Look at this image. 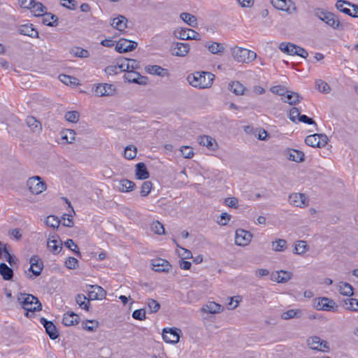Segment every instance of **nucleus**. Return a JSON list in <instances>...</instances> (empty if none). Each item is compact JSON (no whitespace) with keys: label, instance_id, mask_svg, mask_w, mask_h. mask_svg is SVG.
I'll use <instances>...</instances> for the list:
<instances>
[{"label":"nucleus","instance_id":"obj_25","mask_svg":"<svg viewBox=\"0 0 358 358\" xmlns=\"http://www.w3.org/2000/svg\"><path fill=\"white\" fill-rule=\"evenodd\" d=\"M190 50L189 43H176L173 48V55L178 57L186 56Z\"/></svg>","mask_w":358,"mask_h":358},{"label":"nucleus","instance_id":"obj_63","mask_svg":"<svg viewBox=\"0 0 358 358\" xmlns=\"http://www.w3.org/2000/svg\"><path fill=\"white\" fill-rule=\"evenodd\" d=\"M301 115H300V111L297 108L293 107L290 109L289 113V118L293 122H296V120H299V116Z\"/></svg>","mask_w":358,"mask_h":358},{"label":"nucleus","instance_id":"obj_39","mask_svg":"<svg viewBox=\"0 0 358 358\" xmlns=\"http://www.w3.org/2000/svg\"><path fill=\"white\" fill-rule=\"evenodd\" d=\"M76 301L78 304L80 308L89 311L90 300H89V298L87 297L85 295L82 294H77V296H76Z\"/></svg>","mask_w":358,"mask_h":358},{"label":"nucleus","instance_id":"obj_52","mask_svg":"<svg viewBox=\"0 0 358 358\" xmlns=\"http://www.w3.org/2000/svg\"><path fill=\"white\" fill-rule=\"evenodd\" d=\"M64 245L68 248L69 250H71L73 253L78 257L79 258L81 257V253L78 250V245L75 243V242L72 239H67L64 242Z\"/></svg>","mask_w":358,"mask_h":358},{"label":"nucleus","instance_id":"obj_4","mask_svg":"<svg viewBox=\"0 0 358 358\" xmlns=\"http://www.w3.org/2000/svg\"><path fill=\"white\" fill-rule=\"evenodd\" d=\"M27 185L34 194H39L46 189V184L40 176H33L28 179Z\"/></svg>","mask_w":358,"mask_h":358},{"label":"nucleus","instance_id":"obj_30","mask_svg":"<svg viewBox=\"0 0 358 358\" xmlns=\"http://www.w3.org/2000/svg\"><path fill=\"white\" fill-rule=\"evenodd\" d=\"M150 176L145 164L143 162L136 165V177L138 180H145Z\"/></svg>","mask_w":358,"mask_h":358},{"label":"nucleus","instance_id":"obj_16","mask_svg":"<svg viewBox=\"0 0 358 358\" xmlns=\"http://www.w3.org/2000/svg\"><path fill=\"white\" fill-rule=\"evenodd\" d=\"M88 298L89 300H101L106 298V292L101 286L89 285Z\"/></svg>","mask_w":358,"mask_h":358},{"label":"nucleus","instance_id":"obj_18","mask_svg":"<svg viewBox=\"0 0 358 358\" xmlns=\"http://www.w3.org/2000/svg\"><path fill=\"white\" fill-rule=\"evenodd\" d=\"M40 322L43 325L45 332L51 339L55 340L58 338V330L52 322L48 321L44 317H41Z\"/></svg>","mask_w":358,"mask_h":358},{"label":"nucleus","instance_id":"obj_2","mask_svg":"<svg viewBox=\"0 0 358 358\" xmlns=\"http://www.w3.org/2000/svg\"><path fill=\"white\" fill-rule=\"evenodd\" d=\"M17 299L21 307L26 311L24 313L26 317H31L34 312L39 311L42 308L41 303L32 294L20 293Z\"/></svg>","mask_w":358,"mask_h":358},{"label":"nucleus","instance_id":"obj_12","mask_svg":"<svg viewBox=\"0 0 358 358\" xmlns=\"http://www.w3.org/2000/svg\"><path fill=\"white\" fill-rule=\"evenodd\" d=\"M176 36L180 40H196L201 39L200 34L191 29H180L175 31Z\"/></svg>","mask_w":358,"mask_h":358},{"label":"nucleus","instance_id":"obj_24","mask_svg":"<svg viewBox=\"0 0 358 358\" xmlns=\"http://www.w3.org/2000/svg\"><path fill=\"white\" fill-rule=\"evenodd\" d=\"M171 267L169 262L163 259H155L152 262V269L157 272H168Z\"/></svg>","mask_w":358,"mask_h":358},{"label":"nucleus","instance_id":"obj_19","mask_svg":"<svg viewBox=\"0 0 358 358\" xmlns=\"http://www.w3.org/2000/svg\"><path fill=\"white\" fill-rule=\"evenodd\" d=\"M124 78L129 83H137L139 85L146 84L147 80L146 77L142 76L136 71H129L124 74Z\"/></svg>","mask_w":358,"mask_h":358},{"label":"nucleus","instance_id":"obj_51","mask_svg":"<svg viewBox=\"0 0 358 358\" xmlns=\"http://www.w3.org/2000/svg\"><path fill=\"white\" fill-rule=\"evenodd\" d=\"M71 53L73 54L75 57L80 58H87L90 57L89 51L80 47H76L73 48L71 51Z\"/></svg>","mask_w":358,"mask_h":358},{"label":"nucleus","instance_id":"obj_35","mask_svg":"<svg viewBox=\"0 0 358 358\" xmlns=\"http://www.w3.org/2000/svg\"><path fill=\"white\" fill-rule=\"evenodd\" d=\"M0 275L5 280H10L13 277V271L6 264H0Z\"/></svg>","mask_w":358,"mask_h":358},{"label":"nucleus","instance_id":"obj_43","mask_svg":"<svg viewBox=\"0 0 358 358\" xmlns=\"http://www.w3.org/2000/svg\"><path fill=\"white\" fill-rule=\"evenodd\" d=\"M338 289L342 295L348 296L353 295V287L348 282H341L338 285Z\"/></svg>","mask_w":358,"mask_h":358},{"label":"nucleus","instance_id":"obj_21","mask_svg":"<svg viewBox=\"0 0 358 358\" xmlns=\"http://www.w3.org/2000/svg\"><path fill=\"white\" fill-rule=\"evenodd\" d=\"M198 142L200 145L206 146L210 150H215L217 148L215 139L210 136L203 135L199 136Z\"/></svg>","mask_w":358,"mask_h":358},{"label":"nucleus","instance_id":"obj_53","mask_svg":"<svg viewBox=\"0 0 358 358\" xmlns=\"http://www.w3.org/2000/svg\"><path fill=\"white\" fill-rule=\"evenodd\" d=\"M146 304L148 306L150 313H157L160 308L159 303L152 299H147Z\"/></svg>","mask_w":358,"mask_h":358},{"label":"nucleus","instance_id":"obj_34","mask_svg":"<svg viewBox=\"0 0 358 358\" xmlns=\"http://www.w3.org/2000/svg\"><path fill=\"white\" fill-rule=\"evenodd\" d=\"M148 73L152 75H157L164 77L168 75L166 69L158 65H149L145 68Z\"/></svg>","mask_w":358,"mask_h":358},{"label":"nucleus","instance_id":"obj_6","mask_svg":"<svg viewBox=\"0 0 358 358\" xmlns=\"http://www.w3.org/2000/svg\"><path fill=\"white\" fill-rule=\"evenodd\" d=\"M313 306L318 310L331 311L337 308V305L334 300L327 297H320L314 300Z\"/></svg>","mask_w":358,"mask_h":358},{"label":"nucleus","instance_id":"obj_17","mask_svg":"<svg viewBox=\"0 0 358 358\" xmlns=\"http://www.w3.org/2000/svg\"><path fill=\"white\" fill-rule=\"evenodd\" d=\"M289 203L296 207L303 208L308 205L307 197L301 193L292 194L289 196Z\"/></svg>","mask_w":358,"mask_h":358},{"label":"nucleus","instance_id":"obj_49","mask_svg":"<svg viewBox=\"0 0 358 358\" xmlns=\"http://www.w3.org/2000/svg\"><path fill=\"white\" fill-rule=\"evenodd\" d=\"M308 245L305 241H298L295 243L294 252L297 255H302L308 250Z\"/></svg>","mask_w":358,"mask_h":358},{"label":"nucleus","instance_id":"obj_26","mask_svg":"<svg viewBox=\"0 0 358 358\" xmlns=\"http://www.w3.org/2000/svg\"><path fill=\"white\" fill-rule=\"evenodd\" d=\"M127 19L124 15H118L113 19L111 26L120 31H123L127 27Z\"/></svg>","mask_w":358,"mask_h":358},{"label":"nucleus","instance_id":"obj_8","mask_svg":"<svg viewBox=\"0 0 358 358\" xmlns=\"http://www.w3.org/2000/svg\"><path fill=\"white\" fill-rule=\"evenodd\" d=\"M307 345L310 348L322 352H329V343L326 341L322 340L319 336H314L307 339Z\"/></svg>","mask_w":358,"mask_h":358},{"label":"nucleus","instance_id":"obj_58","mask_svg":"<svg viewBox=\"0 0 358 358\" xmlns=\"http://www.w3.org/2000/svg\"><path fill=\"white\" fill-rule=\"evenodd\" d=\"M348 3H350L348 1H346L339 0L336 2V7L340 11H341L345 14H348V15H351V10L348 8L344 7L345 5L348 6Z\"/></svg>","mask_w":358,"mask_h":358},{"label":"nucleus","instance_id":"obj_5","mask_svg":"<svg viewBox=\"0 0 358 358\" xmlns=\"http://www.w3.org/2000/svg\"><path fill=\"white\" fill-rule=\"evenodd\" d=\"M328 141L327 135L315 134L308 136L305 139V143L313 148H323L327 144Z\"/></svg>","mask_w":358,"mask_h":358},{"label":"nucleus","instance_id":"obj_41","mask_svg":"<svg viewBox=\"0 0 358 358\" xmlns=\"http://www.w3.org/2000/svg\"><path fill=\"white\" fill-rule=\"evenodd\" d=\"M43 23L49 27H56L58 24V17L50 13L43 15Z\"/></svg>","mask_w":358,"mask_h":358},{"label":"nucleus","instance_id":"obj_54","mask_svg":"<svg viewBox=\"0 0 358 358\" xmlns=\"http://www.w3.org/2000/svg\"><path fill=\"white\" fill-rule=\"evenodd\" d=\"M60 224V220L55 215H49L46 218L45 224L51 228H58Z\"/></svg>","mask_w":358,"mask_h":358},{"label":"nucleus","instance_id":"obj_13","mask_svg":"<svg viewBox=\"0 0 358 358\" xmlns=\"http://www.w3.org/2000/svg\"><path fill=\"white\" fill-rule=\"evenodd\" d=\"M252 235L248 231L242 229H238L236 231L235 243L240 246L248 245L251 240Z\"/></svg>","mask_w":358,"mask_h":358},{"label":"nucleus","instance_id":"obj_31","mask_svg":"<svg viewBox=\"0 0 358 358\" xmlns=\"http://www.w3.org/2000/svg\"><path fill=\"white\" fill-rule=\"evenodd\" d=\"M303 315V310L299 308L296 309H290L287 311L283 312L280 317L282 320H288L293 318H301Z\"/></svg>","mask_w":358,"mask_h":358},{"label":"nucleus","instance_id":"obj_33","mask_svg":"<svg viewBox=\"0 0 358 358\" xmlns=\"http://www.w3.org/2000/svg\"><path fill=\"white\" fill-rule=\"evenodd\" d=\"M272 275L278 282L281 283L287 282L292 277V273L291 272L282 270L276 271L275 273H273Z\"/></svg>","mask_w":358,"mask_h":358},{"label":"nucleus","instance_id":"obj_60","mask_svg":"<svg viewBox=\"0 0 358 358\" xmlns=\"http://www.w3.org/2000/svg\"><path fill=\"white\" fill-rule=\"evenodd\" d=\"M65 266L69 269H76L78 268V261L76 258L69 257L64 262Z\"/></svg>","mask_w":358,"mask_h":358},{"label":"nucleus","instance_id":"obj_23","mask_svg":"<svg viewBox=\"0 0 358 358\" xmlns=\"http://www.w3.org/2000/svg\"><path fill=\"white\" fill-rule=\"evenodd\" d=\"M55 236H52L48 240L47 246L53 255H57L62 249V243L60 240L55 239Z\"/></svg>","mask_w":358,"mask_h":358},{"label":"nucleus","instance_id":"obj_56","mask_svg":"<svg viewBox=\"0 0 358 358\" xmlns=\"http://www.w3.org/2000/svg\"><path fill=\"white\" fill-rule=\"evenodd\" d=\"M137 149L134 145H129L124 149V157L127 159H133L135 158Z\"/></svg>","mask_w":358,"mask_h":358},{"label":"nucleus","instance_id":"obj_27","mask_svg":"<svg viewBox=\"0 0 358 358\" xmlns=\"http://www.w3.org/2000/svg\"><path fill=\"white\" fill-rule=\"evenodd\" d=\"M80 321V317L78 315L73 312H68L64 315L62 319V323L64 325L69 327L78 324Z\"/></svg>","mask_w":358,"mask_h":358},{"label":"nucleus","instance_id":"obj_37","mask_svg":"<svg viewBox=\"0 0 358 358\" xmlns=\"http://www.w3.org/2000/svg\"><path fill=\"white\" fill-rule=\"evenodd\" d=\"M229 89L236 95H243L245 90L244 85L238 81H232L229 84Z\"/></svg>","mask_w":358,"mask_h":358},{"label":"nucleus","instance_id":"obj_10","mask_svg":"<svg viewBox=\"0 0 358 358\" xmlns=\"http://www.w3.org/2000/svg\"><path fill=\"white\" fill-rule=\"evenodd\" d=\"M181 331L178 328H164L162 331L164 341L167 343H178L180 341Z\"/></svg>","mask_w":358,"mask_h":358},{"label":"nucleus","instance_id":"obj_1","mask_svg":"<svg viewBox=\"0 0 358 358\" xmlns=\"http://www.w3.org/2000/svg\"><path fill=\"white\" fill-rule=\"evenodd\" d=\"M215 79V75L208 71H196L187 76L189 84L198 89L211 87Z\"/></svg>","mask_w":358,"mask_h":358},{"label":"nucleus","instance_id":"obj_20","mask_svg":"<svg viewBox=\"0 0 358 358\" xmlns=\"http://www.w3.org/2000/svg\"><path fill=\"white\" fill-rule=\"evenodd\" d=\"M285 155L289 161L300 163L304 161L305 155L303 152L292 148H287L285 150Z\"/></svg>","mask_w":358,"mask_h":358},{"label":"nucleus","instance_id":"obj_48","mask_svg":"<svg viewBox=\"0 0 358 358\" xmlns=\"http://www.w3.org/2000/svg\"><path fill=\"white\" fill-rule=\"evenodd\" d=\"M287 241L285 239L278 238L272 242V248L274 251L281 252L287 248Z\"/></svg>","mask_w":358,"mask_h":358},{"label":"nucleus","instance_id":"obj_46","mask_svg":"<svg viewBox=\"0 0 358 358\" xmlns=\"http://www.w3.org/2000/svg\"><path fill=\"white\" fill-rule=\"evenodd\" d=\"M76 134L73 129H65L61 132L62 139L68 143H72L75 141Z\"/></svg>","mask_w":358,"mask_h":358},{"label":"nucleus","instance_id":"obj_44","mask_svg":"<svg viewBox=\"0 0 358 358\" xmlns=\"http://www.w3.org/2000/svg\"><path fill=\"white\" fill-rule=\"evenodd\" d=\"M3 254L4 255V257L6 261L11 266L16 264L17 262V259L15 256L11 255V247L9 244L7 245V247L3 250Z\"/></svg>","mask_w":358,"mask_h":358},{"label":"nucleus","instance_id":"obj_45","mask_svg":"<svg viewBox=\"0 0 358 358\" xmlns=\"http://www.w3.org/2000/svg\"><path fill=\"white\" fill-rule=\"evenodd\" d=\"M279 49L289 55H295L296 45L292 43L283 42L280 44Z\"/></svg>","mask_w":358,"mask_h":358},{"label":"nucleus","instance_id":"obj_62","mask_svg":"<svg viewBox=\"0 0 358 358\" xmlns=\"http://www.w3.org/2000/svg\"><path fill=\"white\" fill-rule=\"evenodd\" d=\"M60 4L71 10H74L77 7V3L75 0H61Z\"/></svg>","mask_w":358,"mask_h":358},{"label":"nucleus","instance_id":"obj_7","mask_svg":"<svg viewBox=\"0 0 358 358\" xmlns=\"http://www.w3.org/2000/svg\"><path fill=\"white\" fill-rule=\"evenodd\" d=\"M30 267L29 271L32 273L31 275H28L29 279H34L41 275L43 268V262L38 255L32 256L29 259Z\"/></svg>","mask_w":358,"mask_h":358},{"label":"nucleus","instance_id":"obj_59","mask_svg":"<svg viewBox=\"0 0 358 358\" xmlns=\"http://www.w3.org/2000/svg\"><path fill=\"white\" fill-rule=\"evenodd\" d=\"M151 230L159 235L164 234V226L159 221H155L151 224Z\"/></svg>","mask_w":358,"mask_h":358},{"label":"nucleus","instance_id":"obj_57","mask_svg":"<svg viewBox=\"0 0 358 358\" xmlns=\"http://www.w3.org/2000/svg\"><path fill=\"white\" fill-rule=\"evenodd\" d=\"M316 87L320 92L325 94H328L331 91L330 86L326 82L322 80H318L316 81Z\"/></svg>","mask_w":358,"mask_h":358},{"label":"nucleus","instance_id":"obj_29","mask_svg":"<svg viewBox=\"0 0 358 358\" xmlns=\"http://www.w3.org/2000/svg\"><path fill=\"white\" fill-rule=\"evenodd\" d=\"M231 54L233 58L238 62L245 63V55H247V49L236 47L232 48Z\"/></svg>","mask_w":358,"mask_h":358},{"label":"nucleus","instance_id":"obj_22","mask_svg":"<svg viewBox=\"0 0 358 358\" xmlns=\"http://www.w3.org/2000/svg\"><path fill=\"white\" fill-rule=\"evenodd\" d=\"M18 32L24 36L31 38H38V32L33 27L31 24H25L19 26Z\"/></svg>","mask_w":358,"mask_h":358},{"label":"nucleus","instance_id":"obj_9","mask_svg":"<svg viewBox=\"0 0 358 358\" xmlns=\"http://www.w3.org/2000/svg\"><path fill=\"white\" fill-rule=\"evenodd\" d=\"M21 6L24 8L31 9L36 16L42 15L46 11V7L35 0H22Z\"/></svg>","mask_w":358,"mask_h":358},{"label":"nucleus","instance_id":"obj_47","mask_svg":"<svg viewBox=\"0 0 358 358\" xmlns=\"http://www.w3.org/2000/svg\"><path fill=\"white\" fill-rule=\"evenodd\" d=\"M212 54H221L224 50V47L220 43L213 42L211 44L206 45Z\"/></svg>","mask_w":358,"mask_h":358},{"label":"nucleus","instance_id":"obj_28","mask_svg":"<svg viewBox=\"0 0 358 358\" xmlns=\"http://www.w3.org/2000/svg\"><path fill=\"white\" fill-rule=\"evenodd\" d=\"M201 310L206 313L215 314L220 313L222 308L214 301H209L202 307Z\"/></svg>","mask_w":358,"mask_h":358},{"label":"nucleus","instance_id":"obj_3","mask_svg":"<svg viewBox=\"0 0 358 358\" xmlns=\"http://www.w3.org/2000/svg\"><path fill=\"white\" fill-rule=\"evenodd\" d=\"M315 15L325 22L331 28L336 29L340 26V21L336 15L322 8H317L314 11Z\"/></svg>","mask_w":358,"mask_h":358},{"label":"nucleus","instance_id":"obj_38","mask_svg":"<svg viewBox=\"0 0 358 358\" xmlns=\"http://www.w3.org/2000/svg\"><path fill=\"white\" fill-rule=\"evenodd\" d=\"M343 306L345 309L353 312H358V299L349 298L343 300Z\"/></svg>","mask_w":358,"mask_h":358},{"label":"nucleus","instance_id":"obj_32","mask_svg":"<svg viewBox=\"0 0 358 358\" xmlns=\"http://www.w3.org/2000/svg\"><path fill=\"white\" fill-rule=\"evenodd\" d=\"M26 124L34 132H40L42 130V124L41 122L33 116H28L26 118Z\"/></svg>","mask_w":358,"mask_h":358},{"label":"nucleus","instance_id":"obj_42","mask_svg":"<svg viewBox=\"0 0 358 358\" xmlns=\"http://www.w3.org/2000/svg\"><path fill=\"white\" fill-rule=\"evenodd\" d=\"M180 17L188 25L192 27H197V19L194 15L189 13H182Z\"/></svg>","mask_w":358,"mask_h":358},{"label":"nucleus","instance_id":"obj_50","mask_svg":"<svg viewBox=\"0 0 358 358\" xmlns=\"http://www.w3.org/2000/svg\"><path fill=\"white\" fill-rule=\"evenodd\" d=\"M83 328L87 331H94L99 327V322L96 320H85L82 322Z\"/></svg>","mask_w":358,"mask_h":358},{"label":"nucleus","instance_id":"obj_55","mask_svg":"<svg viewBox=\"0 0 358 358\" xmlns=\"http://www.w3.org/2000/svg\"><path fill=\"white\" fill-rule=\"evenodd\" d=\"M152 188V183L150 181L147 180L143 182L141 188V196L143 197L147 196L150 194Z\"/></svg>","mask_w":358,"mask_h":358},{"label":"nucleus","instance_id":"obj_36","mask_svg":"<svg viewBox=\"0 0 358 358\" xmlns=\"http://www.w3.org/2000/svg\"><path fill=\"white\" fill-rule=\"evenodd\" d=\"M120 186L118 189L122 192H131L136 187L135 183L127 179H122L119 182Z\"/></svg>","mask_w":358,"mask_h":358},{"label":"nucleus","instance_id":"obj_61","mask_svg":"<svg viewBox=\"0 0 358 358\" xmlns=\"http://www.w3.org/2000/svg\"><path fill=\"white\" fill-rule=\"evenodd\" d=\"M79 117H80L79 113L76 110L68 111L65 114L66 120L71 122H77L79 120Z\"/></svg>","mask_w":358,"mask_h":358},{"label":"nucleus","instance_id":"obj_64","mask_svg":"<svg viewBox=\"0 0 358 358\" xmlns=\"http://www.w3.org/2000/svg\"><path fill=\"white\" fill-rule=\"evenodd\" d=\"M182 156L185 158L190 159L194 156L193 149L189 146H182L180 149Z\"/></svg>","mask_w":358,"mask_h":358},{"label":"nucleus","instance_id":"obj_14","mask_svg":"<svg viewBox=\"0 0 358 358\" xmlns=\"http://www.w3.org/2000/svg\"><path fill=\"white\" fill-rule=\"evenodd\" d=\"M138 43L134 41L120 38L116 43L115 50L120 53L127 52L134 50Z\"/></svg>","mask_w":358,"mask_h":358},{"label":"nucleus","instance_id":"obj_40","mask_svg":"<svg viewBox=\"0 0 358 358\" xmlns=\"http://www.w3.org/2000/svg\"><path fill=\"white\" fill-rule=\"evenodd\" d=\"M285 98L286 99H284L283 101L285 103H288L290 105H295L298 103L301 99L298 93L288 90L287 91Z\"/></svg>","mask_w":358,"mask_h":358},{"label":"nucleus","instance_id":"obj_15","mask_svg":"<svg viewBox=\"0 0 358 358\" xmlns=\"http://www.w3.org/2000/svg\"><path fill=\"white\" fill-rule=\"evenodd\" d=\"M94 93L98 96H113L115 93V87L112 84H98L94 89Z\"/></svg>","mask_w":358,"mask_h":358},{"label":"nucleus","instance_id":"obj_11","mask_svg":"<svg viewBox=\"0 0 358 358\" xmlns=\"http://www.w3.org/2000/svg\"><path fill=\"white\" fill-rule=\"evenodd\" d=\"M272 5L278 10L292 14L296 10L295 3L292 0H271Z\"/></svg>","mask_w":358,"mask_h":358}]
</instances>
